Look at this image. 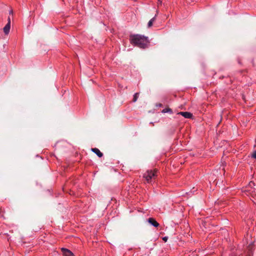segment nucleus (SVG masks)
<instances>
[{
    "label": "nucleus",
    "mask_w": 256,
    "mask_h": 256,
    "mask_svg": "<svg viewBox=\"0 0 256 256\" xmlns=\"http://www.w3.org/2000/svg\"><path fill=\"white\" fill-rule=\"evenodd\" d=\"M148 222L154 227H158L159 224L154 218H149L148 220Z\"/></svg>",
    "instance_id": "obj_5"
},
{
    "label": "nucleus",
    "mask_w": 256,
    "mask_h": 256,
    "mask_svg": "<svg viewBox=\"0 0 256 256\" xmlns=\"http://www.w3.org/2000/svg\"><path fill=\"white\" fill-rule=\"evenodd\" d=\"M162 240H163L165 242H166L167 241V240H168V237H166V236L164 237V238H162Z\"/></svg>",
    "instance_id": "obj_13"
},
{
    "label": "nucleus",
    "mask_w": 256,
    "mask_h": 256,
    "mask_svg": "<svg viewBox=\"0 0 256 256\" xmlns=\"http://www.w3.org/2000/svg\"><path fill=\"white\" fill-rule=\"evenodd\" d=\"M178 114L186 118H191L192 117V114L188 112H181L178 113Z\"/></svg>",
    "instance_id": "obj_4"
},
{
    "label": "nucleus",
    "mask_w": 256,
    "mask_h": 256,
    "mask_svg": "<svg viewBox=\"0 0 256 256\" xmlns=\"http://www.w3.org/2000/svg\"><path fill=\"white\" fill-rule=\"evenodd\" d=\"M0 216H1V217H3V214H2V215Z\"/></svg>",
    "instance_id": "obj_16"
},
{
    "label": "nucleus",
    "mask_w": 256,
    "mask_h": 256,
    "mask_svg": "<svg viewBox=\"0 0 256 256\" xmlns=\"http://www.w3.org/2000/svg\"><path fill=\"white\" fill-rule=\"evenodd\" d=\"M162 113H166V112H168L170 114H172V110L171 108H166L164 110H162Z\"/></svg>",
    "instance_id": "obj_8"
},
{
    "label": "nucleus",
    "mask_w": 256,
    "mask_h": 256,
    "mask_svg": "<svg viewBox=\"0 0 256 256\" xmlns=\"http://www.w3.org/2000/svg\"><path fill=\"white\" fill-rule=\"evenodd\" d=\"M138 95H139V94L138 92H136L134 94V98H133V100H132V101L134 102H136L137 100L138 97Z\"/></svg>",
    "instance_id": "obj_10"
},
{
    "label": "nucleus",
    "mask_w": 256,
    "mask_h": 256,
    "mask_svg": "<svg viewBox=\"0 0 256 256\" xmlns=\"http://www.w3.org/2000/svg\"><path fill=\"white\" fill-rule=\"evenodd\" d=\"M92 151L96 154L99 158H102L103 156L102 153L98 148H92Z\"/></svg>",
    "instance_id": "obj_6"
},
{
    "label": "nucleus",
    "mask_w": 256,
    "mask_h": 256,
    "mask_svg": "<svg viewBox=\"0 0 256 256\" xmlns=\"http://www.w3.org/2000/svg\"><path fill=\"white\" fill-rule=\"evenodd\" d=\"M8 24H10V17L8 18Z\"/></svg>",
    "instance_id": "obj_15"
},
{
    "label": "nucleus",
    "mask_w": 256,
    "mask_h": 256,
    "mask_svg": "<svg viewBox=\"0 0 256 256\" xmlns=\"http://www.w3.org/2000/svg\"><path fill=\"white\" fill-rule=\"evenodd\" d=\"M156 106L161 107V106H162V104H160H160H156Z\"/></svg>",
    "instance_id": "obj_14"
},
{
    "label": "nucleus",
    "mask_w": 256,
    "mask_h": 256,
    "mask_svg": "<svg viewBox=\"0 0 256 256\" xmlns=\"http://www.w3.org/2000/svg\"><path fill=\"white\" fill-rule=\"evenodd\" d=\"M158 170L156 169L149 170L146 171L143 175V178L148 183H150L156 180L157 177Z\"/></svg>",
    "instance_id": "obj_2"
},
{
    "label": "nucleus",
    "mask_w": 256,
    "mask_h": 256,
    "mask_svg": "<svg viewBox=\"0 0 256 256\" xmlns=\"http://www.w3.org/2000/svg\"><path fill=\"white\" fill-rule=\"evenodd\" d=\"M155 21V17L152 18L148 22V28H150L153 22Z\"/></svg>",
    "instance_id": "obj_9"
},
{
    "label": "nucleus",
    "mask_w": 256,
    "mask_h": 256,
    "mask_svg": "<svg viewBox=\"0 0 256 256\" xmlns=\"http://www.w3.org/2000/svg\"><path fill=\"white\" fill-rule=\"evenodd\" d=\"M10 28V24H7L4 28V32L6 34H8L9 33Z\"/></svg>",
    "instance_id": "obj_7"
},
{
    "label": "nucleus",
    "mask_w": 256,
    "mask_h": 256,
    "mask_svg": "<svg viewBox=\"0 0 256 256\" xmlns=\"http://www.w3.org/2000/svg\"><path fill=\"white\" fill-rule=\"evenodd\" d=\"M252 244H250L249 246H248V256H250V254H251V253H252Z\"/></svg>",
    "instance_id": "obj_11"
},
{
    "label": "nucleus",
    "mask_w": 256,
    "mask_h": 256,
    "mask_svg": "<svg viewBox=\"0 0 256 256\" xmlns=\"http://www.w3.org/2000/svg\"><path fill=\"white\" fill-rule=\"evenodd\" d=\"M130 41L132 44L141 48H146L149 43L148 38L140 34H131Z\"/></svg>",
    "instance_id": "obj_1"
},
{
    "label": "nucleus",
    "mask_w": 256,
    "mask_h": 256,
    "mask_svg": "<svg viewBox=\"0 0 256 256\" xmlns=\"http://www.w3.org/2000/svg\"><path fill=\"white\" fill-rule=\"evenodd\" d=\"M252 157L256 158V151L254 152L252 154Z\"/></svg>",
    "instance_id": "obj_12"
},
{
    "label": "nucleus",
    "mask_w": 256,
    "mask_h": 256,
    "mask_svg": "<svg viewBox=\"0 0 256 256\" xmlns=\"http://www.w3.org/2000/svg\"><path fill=\"white\" fill-rule=\"evenodd\" d=\"M64 256H75L74 254L69 250L62 248H61Z\"/></svg>",
    "instance_id": "obj_3"
}]
</instances>
